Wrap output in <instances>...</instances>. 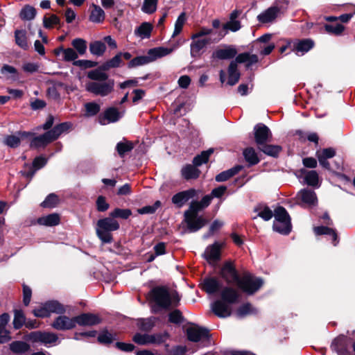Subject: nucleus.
<instances>
[{
  "mask_svg": "<svg viewBox=\"0 0 355 355\" xmlns=\"http://www.w3.org/2000/svg\"><path fill=\"white\" fill-rule=\"evenodd\" d=\"M93 9L89 15V21L94 23H102L105 20V12L99 6L92 4Z\"/></svg>",
  "mask_w": 355,
  "mask_h": 355,
  "instance_id": "obj_45",
  "label": "nucleus"
},
{
  "mask_svg": "<svg viewBox=\"0 0 355 355\" xmlns=\"http://www.w3.org/2000/svg\"><path fill=\"white\" fill-rule=\"evenodd\" d=\"M85 116L92 117L96 116L101 110V106L96 102H89L85 104Z\"/></svg>",
  "mask_w": 355,
  "mask_h": 355,
  "instance_id": "obj_56",
  "label": "nucleus"
},
{
  "mask_svg": "<svg viewBox=\"0 0 355 355\" xmlns=\"http://www.w3.org/2000/svg\"><path fill=\"white\" fill-rule=\"evenodd\" d=\"M324 28L327 33L334 35H341L345 30V26L341 24L336 25L325 24Z\"/></svg>",
  "mask_w": 355,
  "mask_h": 355,
  "instance_id": "obj_59",
  "label": "nucleus"
},
{
  "mask_svg": "<svg viewBox=\"0 0 355 355\" xmlns=\"http://www.w3.org/2000/svg\"><path fill=\"white\" fill-rule=\"evenodd\" d=\"M243 155L249 166H254L260 162L257 153L252 147H248L245 148L243 150Z\"/></svg>",
  "mask_w": 355,
  "mask_h": 355,
  "instance_id": "obj_44",
  "label": "nucleus"
},
{
  "mask_svg": "<svg viewBox=\"0 0 355 355\" xmlns=\"http://www.w3.org/2000/svg\"><path fill=\"white\" fill-rule=\"evenodd\" d=\"M60 216L56 213L51 214L46 216L40 217L37 219V223L40 225L49 227L55 226L60 223Z\"/></svg>",
  "mask_w": 355,
  "mask_h": 355,
  "instance_id": "obj_39",
  "label": "nucleus"
},
{
  "mask_svg": "<svg viewBox=\"0 0 355 355\" xmlns=\"http://www.w3.org/2000/svg\"><path fill=\"white\" fill-rule=\"evenodd\" d=\"M186 334L187 339L193 343H198L202 339H209L211 336L207 328L199 326L187 328Z\"/></svg>",
  "mask_w": 355,
  "mask_h": 355,
  "instance_id": "obj_12",
  "label": "nucleus"
},
{
  "mask_svg": "<svg viewBox=\"0 0 355 355\" xmlns=\"http://www.w3.org/2000/svg\"><path fill=\"white\" fill-rule=\"evenodd\" d=\"M186 21V16L184 12H182L178 17L175 24V28L173 33V37H175L176 35H179L182 31L183 26Z\"/></svg>",
  "mask_w": 355,
  "mask_h": 355,
  "instance_id": "obj_63",
  "label": "nucleus"
},
{
  "mask_svg": "<svg viewBox=\"0 0 355 355\" xmlns=\"http://www.w3.org/2000/svg\"><path fill=\"white\" fill-rule=\"evenodd\" d=\"M109 214L115 220L116 218L127 220L132 214V213L130 209L115 208L114 210L110 212Z\"/></svg>",
  "mask_w": 355,
  "mask_h": 355,
  "instance_id": "obj_54",
  "label": "nucleus"
},
{
  "mask_svg": "<svg viewBox=\"0 0 355 355\" xmlns=\"http://www.w3.org/2000/svg\"><path fill=\"white\" fill-rule=\"evenodd\" d=\"M221 284L215 277H207L201 284V289L207 294H214L221 288Z\"/></svg>",
  "mask_w": 355,
  "mask_h": 355,
  "instance_id": "obj_21",
  "label": "nucleus"
},
{
  "mask_svg": "<svg viewBox=\"0 0 355 355\" xmlns=\"http://www.w3.org/2000/svg\"><path fill=\"white\" fill-rule=\"evenodd\" d=\"M306 183L312 187L317 186L319 181V176L315 171H310L304 178Z\"/></svg>",
  "mask_w": 355,
  "mask_h": 355,
  "instance_id": "obj_64",
  "label": "nucleus"
},
{
  "mask_svg": "<svg viewBox=\"0 0 355 355\" xmlns=\"http://www.w3.org/2000/svg\"><path fill=\"white\" fill-rule=\"evenodd\" d=\"M72 124L71 122H63L55 125L53 128L49 130V132L51 135L53 141H55L60 137L62 133L69 130Z\"/></svg>",
  "mask_w": 355,
  "mask_h": 355,
  "instance_id": "obj_37",
  "label": "nucleus"
},
{
  "mask_svg": "<svg viewBox=\"0 0 355 355\" xmlns=\"http://www.w3.org/2000/svg\"><path fill=\"white\" fill-rule=\"evenodd\" d=\"M152 62V59L150 55H140L137 56L129 61L127 64L128 69L135 68L139 66L147 64Z\"/></svg>",
  "mask_w": 355,
  "mask_h": 355,
  "instance_id": "obj_50",
  "label": "nucleus"
},
{
  "mask_svg": "<svg viewBox=\"0 0 355 355\" xmlns=\"http://www.w3.org/2000/svg\"><path fill=\"white\" fill-rule=\"evenodd\" d=\"M254 211L258 212L257 216L266 221L270 220L274 215V213L267 205H264L262 209V205H259L254 209Z\"/></svg>",
  "mask_w": 355,
  "mask_h": 355,
  "instance_id": "obj_52",
  "label": "nucleus"
},
{
  "mask_svg": "<svg viewBox=\"0 0 355 355\" xmlns=\"http://www.w3.org/2000/svg\"><path fill=\"white\" fill-rule=\"evenodd\" d=\"M254 142L257 146L270 141L272 132L270 128L262 123H257L253 129Z\"/></svg>",
  "mask_w": 355,
  "mask_h": 355,
  "instance_id": "obj_11",
  "label": "nucleus"
},
{
  "mask_svg": "<svg viewBox=\"0 0 355 355\" xmlns=\"http://www.w3.org/2000/svg\"><path fill=\"white\" fill-rule=\"evenodd\" d=\"M199 201H192L189 209L184 211V222L190 232H196L208 223V220L202 216H198V211L202 209Z\"/></svg>",
  "mask_w": 355,
  "mask_h": 355,
  "instance_id": "obj_2",
  "label": "nucleus"
},
{
  "mask_svg": "<svg viewBox=\"0 0 355 355\" xmlns=\"http://www.w3.org/2000/svg\"><path fill=\"white\" fill-rule=\"evenodd\" d=\"M282 12V8L277 6H272L257 16V20L261 24L273 22Z\"/></svg>",
  "mask_w": 355,
  "mask_h": 355,
  "instance_id": "obj_19",
  "label": "nucleus"
},
{
  "mask_svg": "<svg viewBox=\"0 0 355 355\" xmlns=\"http://www.w3.org/2000/svg\"><path fill=\"white\" fill-rule=\"evenodd\" d=\"M191 43V55L192 58H200L202 55L201 51L205 49L207 45L211 43L210 38L196 39L192 40Z\"/></svg>",
  "mask_w": 355,
  "mask_h": 355,
  "instance_id": "obj_23",
  "label": "nucleus"
},
{
  "mask_svg": "<svg viewBox=\"0 0 355 355\" xmlns=\"http://www.w3.org/2000/svg\"><path fill=\"white\" fill-rule=\"evenodd\" d=\"M197 194L195 189H189L175 193L171 198L172 202L177 207H182L190 199L194 198Z\"/></svg>",
  "mask_w": 355,
  "mask_h": 355,
  "instance_id": "obj_18",
  "label": "nucleus"
},
{
  "mask_svg": "<svg viewBox=\"0 0 355 355\" xmlns=\"http://www.w3.org/2000/svg\"><path fill=\"white\" fill-rule=\"evenodd\" d=\"M123 64V60L121 58L119 53H117L113 58L101 64V68L103 70L109 71L111 69L121 67Z\"/></svg>",
  "mask_w": 355,
  "mask_h": 355,
  "instance_id": "obj_36",
  "label": "nucleus"
},
{
  "mask_svg": "<svg viewBox=\"0 0 355 355\" xmlns=\"http://www.w3.org/2000/svg\"><path fill=\"white\" fill-rule=\"evenodd\" d=\"M37 10L32 6L26 4L20 10L19 16L23 21H31L35 19Z\"/></svg>",
  "mask_w": 355,
  "mask_h": 355,
  "instance_id": "obj_41",
  "label": "nucleus"
},
{
  "mask_svg": "<svg viewBox=\"0 0 355 355\" xmlns=\"http://www.w3.org/2000/svg\"><path fill=\"white\" fill-rule=\"evenodd\" d=\"M257 149L265 155L274 158L278 157L279 153L282 151V147L281 146L268 144L267 143L257 146Z\"/></svg>",
  "mask_w": 355,
  "mask_h": 355,
  "instance_id": "obj_29",
  "label": "nucleus"
},
{
  "mask_svg": "<svg viewBox=\"0 0 355 355\" xmlns=\"http://www.w3.org/2000/svg\"><path fill=\"white\" fill-rule=\"evenodd\" d=\"M241 28V22L239 21H230L223 25L222 29L218 31V40L223 38L228 31H231L232 32H236Z\"/></svg>",
  "mask_w": 355,
  "mask_h": 355,
  "instance_id": "obj_34",
  "label": "nucleus"
},
{
  "mask_svg": "<svg viewBox=\"0 0 355 355\" xmlns=\"http://www.w3.org/2000/svg\"><path fill=\"white\" fill-rule=\"evenodd\" d=\"M121 117L116 107H110L98 116V122L103 125L117 122Z\"/></svg>",
  "mask_w": 355,
  "mask_h": 355,
  "instance_id": "obj_14",
  "label": "nucleus"
},
{
  "mask_svg": "<svg viewBox=\"0 0 355 355\" xmlns=\"http://www.w3.org/2000/svg\"><path fill=\"white\" fill-rule=\"evenodd\" d=\"M198 166L186 164L181 170L182 176L187 180H196L199 178L201 171L198 168Z\"/></svg>",
  "mask_w": 355,
  "mask_h": 355,
  "instance_id": "obj_28",
  "label": "nucleus"
},
{
  "mask_svg": "<svg viewBox=\"0 0 355 355\" xmlns=\"http://www.w3.org/2000/svg\"><path fill=\"white\" fill-rule=\"evenodd\" d=\"M153 26L150 22H143L135 30V35L141 39H148L151 36Z\"/></svg>",
  "mask_w": 355,
  "mask_h": 355,
  "instance_id": "obj_33",
  "label": "nucleus"
},
{
  "mask_svg": "<svg viewBox=\"0 0 355 355\" xmlns=\"http://www.w3.org/2000/svg\"><path fill=\"white\" fill-rule=\"evenodd\" d=\"M134 148V144L132 141L124 139L116 144V150L121 158H123L126 154L131 152Z\"/></svg>",
  "mask_w": 355,
  "mask_h": 355,
  "instance_id": "obj_42",
  "label": "nucleus"
},
{
  "mask_svg": "<svg viewBox=\"0 0 355 355\" xmlns=\"http://www.w3.org/2000/svg\"><path fill=\"white\" fill-rule=\"evenodd\" d=\"M237 64L246 63V67H250L259 62V58L256 54H250L248 52L239 53L235 58Z\"/></svg>",
  "mask_w": 355,
  "mask_h": 355,
  "instance_id": "obj_31",
  "label": "nucleus"
},
{
  "mask_svg": "<svg viewBox=\"0 0 355 355\" xmlns=\"http://www.w3.org/2000/svg\"><path fill=\"white\" fill-rule=\"evenodd\" d=\"M169 336L170 335L167 331L153 334L136 333L132 337V340L139 345H146L148 344L161 345L164 343Z\"/></svg>",
  "mask_w": 355,
  "mask_h": 355,
  "instance_id": "obj_6",
  "label": "nucleus"
},
{
  "mask_svg": "<svg viewBox=\"0 0 355 355\" xmlns=\"http://www.w3.org/2000/svg\"><path fill=\"white\" fill-rule=\"evenodd\" d=\"M161 202L157 200L153 205L144 206L137 209V212L139 214H153L156 212L157 209L161 207Z\"/></svg>",
  "mask_w": 355,
  "mask_h": 355,
  "instance_id": "obj_61",
  "label": "nucleus"
},
{
  "mask_svg": "<svg viewBox=\"0 0 355 355\" xmlns=\"http://www.w3.org/2000/svg\"><path fill=\"white\" fill-rule=\"evenodd\" d=\"M72 124L71 122H63L55 125L53 128L49 130V132L51 135L53 141H55L60 137L62 133L69 130Z\"/></svg>",
  "mask_w": 355,
  "mask_h": 355,
  "instance_id": "obj_38",
  "label": "nucleus"
},
{
  "mask_svg": "<svg viewBox=\"0 0 355 355\" xmlns=\"http://www.w3.org/2000/svg\"><path fill=\"white\" fill-rule=\"evenodd\" d=\"M151 311L158 313L162 310L168 311L180 305L181 296L177 291L170 292L166 286H157L150 290L146 296Z\"/></svg>",
  "mask_w": 355,
  "mask_h": 355,
  "instance_id": "obj_1",
  "label": "nucleus"
},
{
  "mask_svg": "<svg viewBox=\"0 0 355 355\" xmlns=\"http://www.w3.org/2000/svg\"><path fill=\"white\" fill-rule=\"evenodd\" d=\"M89 49L92 55L101 57L106 51V45L101 40H95L89 43Z\"/></svg>",
  "mask_w": 355,
  "mask_h": 355,
  "instance_id": "obj_40",
  "label": "nucleus"
},
{
  "mask_svg": "<svg viewBox=\"0 0 355 355\" xmlns=\"http://www.w3.org/2000/svg\"><path fill=\"white\" fill-rule=\"evenodd\" d=\"M76 324L82 327H92L101 323L102 318L94 313H83L78 315L74 316Z\"/></svg>",
  "mask_w": 355,
  "mask_h": 355,
  "instance_id": "obj_15",
  "label": "nucleus"
},
{
  "mask_svg": "<svg viewBox=\"0 0 355 355\" xmlns=\"http://www.w3.org/2000/svg\"><path fill=\"white\" fill-rule=\"evenodd\" d=\"M168 317V321L170 323L180 324L184 321V317L182 311L178 309H175L173 311H171Z\"/></svg>",
  "mask_w": 355,
  "mask_h": 355,
  "instance_id": "obj_57",
  "label": "nucleus"
},
{
  "mask_svg": "<svg viewBox=\"0 0 355 355\" xmlns=\"http://www.w3.org/2000/svg\"><path fill=\"white\" fill-rule=\"evenodd\" d=\"M114 80L109 79L107 82L96 83L92 82L87 85V89L88 92L101 96H105L110 94L114 90Z\"/></svg>",
  "mask_w": 355,
  "mask_h": 355,
  "instance_id": "obj_10",
  "label": "nucleus"
},
{
  "mask_svg": "<svg viewBox=\"0 0 355 355\" xmlns=\"http://www.w3.org/2000/svg\"><path fill=\"white\" fill-rule=\"evenodd\" d=\"M263 284V278L256 277L248 271H245L239 278L236 286L243 293L252 295L259 291Z\"/></svg>",
  "mask_w": 355,
  "mask_h": 355,
  "instance_id": "obj_4",
  "label": "nucleus"
},
{
  "mask_svg": "<svg viewBox=\"0 0 355 355\" xmlns=\"http://www.w3.org/2000/svg\"><path fill=\"white\" fill-rule=\"evenodd\" d=\"M240 294L232 286H225L220 291V300L231 305L239 302Z\"/></svg>",
  "mask_w": 355,
  "mask_h": 355,
  "instance_id": "obj_20",
  "label": "nucleus"
},
{
  "mask_svg": "<svg viewBox=\"0 0 355 355\" xmlns=\"http://www.w3.org/2000/svg\"><path fill=\"white\" fill-rule=\"evenodd\" d=\"M14 318L12 321L13 328L19 330L24 326L26 321V317L21 309H14Z\"/></svg>",
  "mask_w": 355,
  "mask_h": 355,
  "instance_id": "obj_43",
  "label": "nucleus"
},
{
  "mask_svg": "<svg viewBox=\"0 0 355 355\" xmlns=\"http://www.w3.org/2000/svg\"><path fill=\"white\" fill-rule=\"evenodd\" d=\"M33 136V133L26 131H18L15 135H8L4 137L3 144L12 148H16L20 146L21 141L28 139Z\"/></svg>",
  "mask_w": 355,
  "mask_h": 355,
  "instance_id": "obj_16",
  "label": "nucleus"
},
{
  "mask_svg": "<svg viewBox=\"0 0 355 355\" xmlns=\"http://www.w3.org/2000/svg\"><path fill=\"white\" fill-rule=\"evenodd\" d=\"M54 141L49 131L44 134L35 137L31 141V148H44L50 143Z\"/></svg>",
  "mask_w": 355,
  "mask_h": 355,
  "instance_id": "obj_26",
  "label": "nucleus"
},
{
  "mask_svg": "<svg viewBox=\"0 0 355 355\" xmlns=\"http://www.w3.org/2000/svg\"><path fill=\"white\" fill-rule=\"evenodd\" d=\"M24 339L33 343H41L44 345H47L49 344H53L56 343L58 340V337L55 333L35 331L25 335Z\"/></svg>",
  "mask_w": 355,
  "mask_h": 355,
  "instance_id": "obj_7",
  "label": "nucleus"
},
{
  "mask_svg": "<svg viewBox=\"0 0 355 355\" xmlns=\"http://www.w3.org/2000/svg\"><path fill=\"white\" fill-rule=\"evenodd\" d=\"M223 245V243H219L218 241H215L213 244L208 245L203 254L205 259L208 262L220 260L221 249Z\"/></svg>",
  "mask_w": 355,
  "mask_h": 355,
  "instance_id": "obj_17",
  "label": "nucleus"
},
{
  "mask_svg": "<svg viewBox=\"0 0 355 355\" xmlns=\"http://www.w3.org/2000/svg\"><path fill=\"white\" fill-rule=\"evenodd\" d=\"M214 153V148H209L207 150H203L200 154L197 155L193 159V164L195 166H201L209 161L210 155Z\"/></svg>",
  "mask_w": 355,
  "mask_h": 355,
  "instance_id": "obj_51",
  "label": "nucleus"
},
{
  "mask_svg": "<svg viewBox=\"0 0 355 355\" xmlns=\"http://www.w3.org/2000/svg\"><path fill=\"white\" fill-rule=\"evenodd\" d=\"M44 304L46 305L49 314L51 313L64 314L66 312V309L63 304L57 300H49L46 302Z\"/></svg>",
  "mask_w": 355,
  "mask_h": 355,
  "instance_id": "obj_49",
  "label": "nucleus"
},
{
  "mask_svg": "<svg viewBox=\"0 0 355 355\" xmlns=\"http://www.w3.org/2000/svg\"><path fill=\"white\" fill-rule=\"evenodd\" d=\"M15 39L16 44L24 50H27L29 47L26 31L25 30H16L15 31Z\"/></svg>",
  "mask_w": 355,
  "mask_h": 355,
  "instance_id": "obj_48",
  "label": "nucleus"
},
{
  "mask_svg": "<svg viewBox=\"0 0 355 355\" xmlns=\"http://www.w3.org/2000/svg\"><path fill=\"white\" fill-rule=\"evenodd\" d=\"M314 45L315 42L312 39L306 38L297 40L294 43L293 51H296L297 54L301 53V55H302L313 49Z\"/></svg>",
  "mask_w": 355,
  "mask_h": 355,
  "instance_id": "obj_25",
  "label": "nucleus"
},
{
  "mask_svg": "<svg viewBox=\"0 0 355 355\" xmlns=\"http://www.w3.org/2000/svg\"><path fill=\"white\" fill-rule=\"evenodd\" d=\"M219 275L228 284L235 283L237 284L241 275L237 270L234 263L228 260L224 262L220 271Z\"/></svg>",
  "mask_w": 355,
  "mask_h": 355,
  "instance_id": "obj_8",
  "label": "nucleus"
},
{
  "mask_svg": "<svg viewBox=\"0 0 355 355\" xmlns=\"http://www.w3.org/2000/svg\"><path fill=\"white\" fill-rule=\"evenodd\" d=\"M59 203V196L54 193H51L46 197L45 200L40 204V206L43 208H54Z\"/></svg>",
  "mask_w": 355,
  "mask_h": 355,
  "instance_id": "obj_53",
  "label": "nucleus"
},
{
  "mask_svg": "<svg viewBox=\"0 0 355 355\" xmlns=\"http://www.w3.org/2000/svg\"><path fill=\"white\" fill-rule=\"evenodd\" d=\"M47 15L43 17V26L45 28L51 29L54 26L60 24V19L56 15L51 14L49 17Z\"/></svg>",
  "mask_w": 355,
  "mask_h": 355,
  "instance_id": "obj_58",
  "label": "nucleus"
},
{
  "mask_svg": "<svg viewBox=\"0 0 355 355\" xmlns=\"http://www.w3.org/2000/svg\"><path fill=\"white\" fill-rule=\"evenodd\" d=\"M10 350L15 354H23L31 350V345L22 340H15L9 345Z\"/></svg>",
  "mask_w": 355,
  "mask_h": 355,
  "instance_id": "obj_32",
  "label": "nucleus"
},
{
  "mask_svg": "<svg viewBox=\"0 0 355 355\" xmlns=\"http://www.w3.org/2000/svg\"><path fill=\"white\" fill-rule=\"evenodd\" d=\"M273 216L275 218L272 225L273 230L283 235H288L292 230V224L286 209L282 206H278L275 209Z\"/></svg>",
  "mask_w": 355,
  "mask_h": 355,
  "instance_id": "obj_5",
  "label": "nucleus"
},
{
  "mask_svg": "<svg viewBox=\"0 0 355 355\" xmlns=\"http://www.w3.org/2000/svg\"><path fill=\"white\" fill-rule=\"evenodd\" d=\"M301 201L309 206H315L318 199L315 193L310 189H302L300 191Z\"/></svg>",
  "mask_w": 355,
  "mask_h": 355,
  "instance_id": "obj_35",
  "label": "nucleus"
},
{
  "mask_svg": "<svg viewBox=\"0 0 355 355\" xmlns=\"http://www.w3.org/2000/svg\"><path fill=\"white\" fill-rule=\"evenodd\" d=\"M173 51V49L166 47H156L148 50V55L152 59V62L158 58H162L170 54Z\"/></svg>",
  "mask_w": 355,
  "mask_h": 355,
  "instance_id": "obj_46",
  "label": "nucleus"
},
{
  "mask_svg": "<svg viewBox=\"0 0 355 355\" xmlns=\"http://www.w3.org/2000/svg\"><path fill=\"white\" fill-rule=\"evenodd\" d=\"M237 54V50L232 46L226 49H218L213 52L212 57L219 60H230L234 58Z\"/></svg>",
  "mask_w": 355,
  "mask_h": 355,
  "instance_id": "obj_27",
  "label": "nucleus"
},
{
  "mask_svg": "<svg viewBox=\"0 0 355 355\" xmlns=\"http://www.w3.org/2000/svg\"><path fill=\"white\" fill-rule=\"evenodd\" d=\"M158 0H144L141 10L147 14H153L156 11Z\"/></svg>",
  "mask_w": 355,
  "mask_h": 355,
  "instance_id": "obj_62",
  "label": "nucleus"
},
{
  "mask_svg": "<svg viewBox=\"0 0 355 355\" xmlns=\"http://www.w3.org/2000/svg\"><path fill=\"white\" fill-rule=\"evenodd\" d=\"M213 313L220 318L230 317L232 315V309L229 304L221 300H216L211 305Z\"/></svg>",
  "mask_w": 355,
  "mask_h": 355,
  "instance_id": "obj_22",
  "label": "nucleus"
},
{
  "mask_svg": "<svg viewBox=\"0 0 355 355\" xmlns=\"http://www.w3.org/2000/svg\"><path fill=\"white\" fill-rule=\"evenodd\" d=\"M137 326L143 331H150L155 326L154 322L150 318H140L138 320Z\"/></svg>",
  "mask_w": 355,
  "mask_h": 355,
  "instance_id": "obj_60",
  "label": "nucleus"
},
{
  "mask_svg": "<svg viewBox=\"0 0 355 355\" xmlns=\"http://www.w3.org/2000/svg\"><path fill=\"white\" fill-rule=\"evenodd\" d=\"M243 168L241 165H236L234 167L222 171L221 173L216 175L215 180L218 182H223L228 180L237 173H239Z\"/></svg>",
  "mask_w": 355,
  "mask_h": 355,
  "instance_id": "obj_30",
  "label": "nucleus"
},
{
  "mask_svg": "<svg viewBox=\"0 0 355 355\" xmlns=\"http://www.w3.org/2000/svg\"><path fill=\"white\" fill-rule=\"evenodd\" d=\"M352 339L345 335L340 334L335 338L331 344V349L338 355H352L349 348Z\"/></svg>",
  "mask_w": 355,
  "mask_h": 355,
  "instance_id": "obj_9",
  "label": "nucleus"
},
{
  "mask_svg": "<svg viewBox=\"0 0 355 355\" xmlns=\"http://www.w3.org/2000/svg\"><path fill=\"white\" fill-rule=\"evenodd\" d=\"M107 70H103L101 68V65L94 70H91L87 73V78L96 81H105L108 80V75L105 73Z\"/></svg>",
  "mask_w": 355,
  "mask_h": 355,
  "instance_id": "obj_47",
  "label": "nucleus"
},
{
  "mask_svg": "<svg viewBox=\"0 0 355 355\" xmlns=\"http://www.w3.org/2000/svg\"><path fill=\"white\" fill-rule=\"evenodd\" d=\"M51 327L58 331H67L74 329L76 327V322L74 317L69 318L65 315L60 314V315L55 318Z\"/></svg>",
  "mask_w": 355,
  "mask_h": 355,
  "instance_id": "obj_13",
  "label": "nucleus"
},
{
  "mask_svg": "<svg viewBox=\"0 0 355 355\" xmlns=\"http://www.w3.org/2000/svg\"><path fill=\"white\" fill-rule=\"evenodd\" d=\"M116 340V334L112 333L107 328L103 329L97 336V342L103 346L109 347Z\"/></svg>",
  "mask_w": 355,
  "mask_h": 355,
  "instance_id": "obj_24",
  "label": "nucleus"
},
{
  "mask_svg": "<svg viewBox=\"0 0 355 355\" xmlns=\"http://www.w3.org/2000/svg\"><path fill=\"white\" fill-rule=\"evenodd\" d=\"M71 45L79 55H83L86 53L87 46L85 40L79 37L75 38L72 40Z\"/></svg>",
  "mask_w": 355,
  "mask_h": 355,
  "instance_id": "obj_55",
  "label": "nucleus"
},
{
  "mask_svg": "<svg viewBox=\"0 0 355 355\" xmlns=\"http://www.w3.org/2000/svg\"><path fill=\"white\" fill-rule=\"evenodd\" d=\"M119 223L110 215L99 219L96 223V233L102 243H112L114 241L112 232L119 230Z\"/></svg>",
  "mask_w": 355,
  "mask_h": 355,
  "instance_id": "obj_3",
  "label": "nucleus"
}]
</instances>
